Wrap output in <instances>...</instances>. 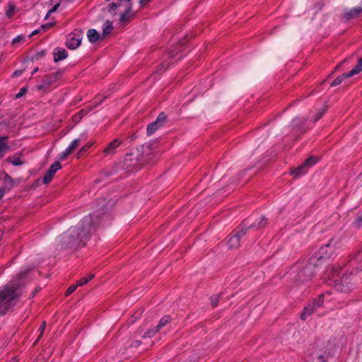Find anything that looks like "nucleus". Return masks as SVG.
<instances>
[{
  "instance_id": "7",
  "label": "nucleus",
  "mask_w": 362,
  "mask_h": 362,
  "mask_svg": "<svg viewBox=\"0 0 362 362\" xmlns=\"http://www.w3.org/2000/svg\"><path fill=\"white\" fill-rule=\"evenodd\" d=\"M334 240L332 239L329 241L328 243L322 246L318 252L313 255L311 257H315L317 259V263L320 264V267H321L325 259L329 257L334 250L335 245L333 244Z\"/></svg>"
},
{
  "instance_id": "8",
  "label": "nucleus",
  "mask_w": 362,
  "mask_h": 362,
  "mask_svg": "<svg viewBox=\"0 0 362 362\" xmlns=\"http://www.w3.org/2000/svg\"><path fill=\"white\" fill-rule=\"evenodd\" d=\"M317 158L315 156H310L303 162L302 165L292 170L291 174L296 177L304 175L307 173L308 168L317 163Z\"/></svg>"
},
{
  "instance_id": "4",
  "label": "nucleus",
  "mask_w": 362,
  "mask_h": 362,
  "mask_svg": "<svg viewBox=\"0 0 362 362\" xmlns=\"http://www.w3.org/2000/svg\"><path fill=\"white\" fill-rule=\"evenodd\" d=\"M336 288L341 291L347 293L354 290L358 283V278L356 272L354 274L352 272L344 273L341 277L334 280Z\"/></svg>"
},
{
  "instance_id": "46",
  "label": "nucleus",
  "mask_w": 362,
  "mask_h": 362,
  "mask_svg": "<svg viewBox=\"0 0 362 362\" xmlns=\"http://www.w3.org/2000/svg\"><path fill=\"white\" fill-rule=\"evenodd\" d=\"M86 113L87 112L86 110H81L78 114L75 115V117L78 116L79 119H81L83 116L86 115Z\"/></svg>"
},
{
  "instance_id": "55",
  "label": "nucleus",
  "mask_w": 362,
  "mask_h": 362,
  "mask_svg": "<svg viewBox=\"0 0 362 362\" xmlns=\"http://www.w3.org/2000/svg\"><path fill=\"white\" fill-rule=\"evenodd\" d=\"M65 151L66 152V153H68V155L71 154L73 151L71 150L69 147L65 150Z\"/></svg>"
},
{
  "instance_id": "3",
  "label": "nucleus",
  "mask_w": 362,
  "mask_h": 362,
  "mask_svg": "<svg viewBox=\"0 0 362 362\" xmlns=\"http://www.w3.org/2000/svg\"><path fill=\"white\" fill-rule=\"evenodd\" d=\"M21 294L19 281H11L0 288V315L6 312L14 305L15 299Z\"/></svg>"
},
{
  "instance_id": "5",
  "label": "nucleus",
  "mask_w": 362,
  "mask_h": 362,
  "mask_svg": "<svg viewBox=\"0 0 362 362\" xmlns=\"http://www.w3.org/2000/svg\"><path fill=\"white\" fill-rule=\"evenodd\" d=\"M145 163L146 161L141 154L127 153L123 160V168L128 171H132L141 168Z\"/></svg>"
},
{
  "instance_id": "11",
  "label": "nucleus",
  "mask_w": 362,
  "mask_h": 362,
  "mask_svg": "<svg viewBox=\"0 0 362 362\" xmlns=\"http://www.w3.org/2000/svg\"><path fill=\"white\" fill-rule=\"evenodd\" d=\"M119 146H126L125 141H122L119 139H115L112 140L107 147L103 150V153L106 156L114 155L116 153L117 148Z\"/></svg>"
},
{
  "instance_id": "10",
  "label": "nucleus",
  "mask_w": 362,
  "mask_h": 362,
  "mask_svg": "<svg viewBox=\"0 0 362 362\" xmlns=\"http://www.w3.org/2000/svg\"><path fill=\"white\" fill-rule=\"evenodd\" d=\"M82 40V33L81 31H78L77 33H71L69 35V38L67 39L66 42V46L67 48L71 49H75L81 43Z\"/></svg>"
},
{
  "instance_id": "13",
  "label": "nucleus",
  "mask_w": 362,
  "mask_h": 362,
  "mask_svg": "<svg viewBox=\"0 0 362 362\" xmlns=\"http://www.w3.org/2000/svg\"><path fill=\"white\" fill-rule=\"evenodd\" d=\"M325 352L322 351H315L310 353L307 358L306 362H327Z\"/></svg>"
},
{
  "instance_id": "25",
  "label": "nucleus",
  "mask_w": 362,
  "mask_h": 362,
  "mask_svg": "<svg viewBox=\"0 0 362 362\" xmlns=\"http://www.w3.org/2000/svg\"><path fill=\"white\" fill-rule=\"evenodd\" d=\"M348 74H349V72L343 74L342 75L337 77L336 78H334L332 81V82L331 83L330 86H337L339 85L342 82L344 78H349V77L352 76H348Z\"/></svg>"
},
{
  "instance_id": "33",
  "label": "nucleus",
  "mask_w": 362,
  "mask_h": 362,
  "mask_svg": "<svg viewBox=\"0 0 362 362\" xmlns=\"http://www.w3.org/2000/svg\"><path fill=\"white\" fill-rule=\"evenodd\" d=\"M93 143L91 142H88V144H86L85 146H83L81 149L80 151H78V157L85 153L92 146H93Z\"/></svg>"
},
{
  "instance_id": "61",
  "label": "nucleus",
  "mask_w": 362,
  "mask_h": 362,
  "mask_svg": "<svg viewBox=\"0 0 362 362\" xmlns=\"http://www.w3.org/2000/svg\"><path fill=\"white\" fill-rule=\"evenodd\" d=\"M74 118H75V119H79L78 116L76 117H74Z\"/></svg>"
},
{
  "instance_id": "26",
  "label": "nucleus",
  "mask_w": 362,
  "mask_h": 362,
  "mask_svg": "<svg viewBox=\"0 0 362 362\" xmlns=\"http://www.w3.org/2000/svg\"><path fill=\"white\" fill-rule=\"evenodd\" d=\"M159 331L160 330L156 326L154 328L149 329L148 331H146L144 334L143 338H151Z\"/></svg>"
},
{
  "instance_id": "28",
  "label": "nucleus",
  "mask_w": 362,
  "mask_h": 362,
  "mask_svg": "<svg viewBox=\"0 0 362 362\" xmlns=\"http://www.w3.org/2000/svg\"><path fill=\"white\" fill-rule=\"evenodd\" d=\"M94 274H89L88 276L81 278L76 284L78 286H82L88 283L93 278Z\"/></svg>"
},
{
  "instance_id": "52",
  "label": "nucleus",
  "mask_w": 362,
  "mask_h": 362,
  "mask_svg": "<svg viewBox=\"0 0 362 362\" xmlns=\"http://www.w3.org/2000/svg\"><path fill=\"white\" fill-rule=\"evenodd\" d=\"M40 289H41L40 287L35 288V291H33V293H32V297H33L37 292H39L40 291Z\"/></svg>"
},
{
  "instance_id": "20",
  "label": "nucleus",
  "mask_w": 362,
  "mask_h": 362,
  "mask_svg": "<svg viewBox=\"0 0 362 362\" xmlns=\"http://www.w3.org/2000/svg\"><path fill=\"white\" fill-rule=\"evenodd\" d=\"M8 136H0V157L2 158L4 156V152L9 149V146L6 143Z\"/></svg>"
},
{
  "instance_id": "59",
  "label": "nucleus",
  "mask_w": 362,
  "mask_h": 362,
  "mask_svg": "<svg viewBox=\"0 0 362 362\" xmlns=\"http://www.w3.org/2000/svg\"><path fill=\"white\" fill-rule=\"evenodd\" d=\"M100 104V103H96V104L94 105V107H96L97 105H98Z\"/></svg>"
},
{
  "instance_id": "62",
  "label": "nucleus",
  "mask_w": 362,
  "mask_h": 362,
  "mask_svg": "<svg viewBox=\"0 0 362 362\" xmlns=\"http://www.w3.org/2000/svg\"><path fill=\"white\" fill-rule=\"evenodd\" d=\"M126 1L129 2V4L131 3V0H126Z\"/></svg>"
},
{
  "instance_id": "39",
  "label": "nucleus",
  "mask_w": 362,
  "mask_h": 362,
  "mask_svg": "<svg viewBox=\"0 0 362 362\" xmlns=\"http://www.w3.org/2000/svg\"><path fill=\"white\" fill-rule=\"evenodd\" d=\"M45 54H46V52L45 50L38 52L34 55V57H33V59L39 60L41 58H42L43 57H45Z\"/></svg>"
},
{
  "instance_id": "14",
  "label": "nucleus",
  "mask_w": 362,
  "mask_h": 362,
  "mask_svg": "<svg viewBox=\"0 0 362 362\" xmlns=\"http://www.w3.org/2000/svg\"><path fill=\"white\" fill-rule=\"evenodd\" d=\"M244 221L246 223V228H247V230L248 229H256V230L263 229L269 223L268 219L264 216H262L257 223H254L248 224V223H249L248 221L245 220Z\"/></svg>"
},
{
  "instance_id": "54",
  "label": "nucleus",
  "mask_w": 362,
  "mask_h": 362,
  "mask_svg": "<svg viewBox=\"0 0 362 362\" xmlns=\"http://www.w3.org/2000/svg\"><path fill=\"white\" fill-rule=\"evenodd\" d=\"M5 192L4 189L0 187V199L2 198Z\"/></svg>"
},
{
  "instance_id": "6",
  "label": "nucleus",
  "mask_w": 362,
  "mask_h": 362,
  "mask_svg": "<svg viewBox=\"0 0 362 362\" xmlns=\"http://www.w3.org/2000/svg\"><path fill=\"white\" fill-rule=\"evenodd\" d=\"M247 233V228L245 221L240 226L234 230L228 238V245L230 248H237L240 246V242L244 235Z\"/></svg>"
},
{
  "instance_id": "38",
  "label": "nucleus",
  "mask_w": 362,
  "mask_h": 362,
  "mask_svg": "<svg viewBox=\"0 0 362 362\" xmlns=\"http://www.w3.org/2000/svg\"><path fill=\"white\" fill-rule=\"evenodd\" d=\"M78 287V285H71L70 286L68 289L66 290V293H65V296H68L69 295H71L72 293H74L76 288Z\"/></svg>"
},
{
  "instance_id": "37",
  "label": "nucleus",
  "mask_w": 362,
  "mask_h": 362,
  "mask_svg": "<svg viewBox=\"0 0 362 362\" xmlns=\"http://www.w3.org/2000/svg\"><path fill=\"white\" fill-rule=\"evenodd\" d=\"M326 110H327L326 107L320 109L319 110L318 113L315 115L314 122L318 121L322 117V115L325 113Z\"/></svg>"
},
{
  "instance_id": "40",
  "label": "nucleus",
  "mask_w": 362,
  "mask_h": 362,
  "mask_svg": "<svg viewBox=\"0 0 362 362\" xmlns=\"http://www.w3.org/2000/svg\"><path fill=\"white\" fill-rule=\"evenodd\" d=\"M59 5H60V4L58 3L56 5H54L51 9H49L48 11L45 19H47L49 15H51L52 13L55 12L57 10V8H59Z\"/></svg>"
},
{
  "instance_id": "17",
  "label": "nucleus",
  "mask_w": 362,
  "mask_h": 362,
  "mask_svg": "<svg viewBox=\"0 0 362 362\" xmlns=\"http://www.w3.org/2000/svg\"><path fill=\"white\" fill-rule=\"evenodd\" d=\"M54 61L58 62L61 60L65 59L68 57V52L64 48L57 47L54 52Z\"/></svg>"
},
{
  "instance_id": "35",
  "label": "nucleus",
  "mask_w": 362,
  "mask_h": 362,
  "mask_svg": "<svg viewBox=\"0 0 362 362\" xmlns=\"http://www.w3.org/2000/svg\"><path fill=\"white\" fill-rule=\"evenodd\" d=\"M142 312L135 313L127 321L128 324L132 325L134 323L136 320L141 315Z\"/></svg>"
},
{
  "instance_id": "50",
  "label": "nucleus",
  "mask_w": 362,
  "mask_h": 362,
  "mask_svg": "<svg viewBox=\"0 0 362 362\" xmlns=\"http://www.w3.org/2000/svg\"><path fill=\"white\" fill-rule=\"evenodd\" d=\"M356 221L358 222V226H360L361 224V223H362V212L358 214L357 218H356Z\"/></svg>"
},
{
  "instance_id": "53",
  "label": "nucleus",
  "mask_w": 362,
  "mask_h": 362,
  "mask_svg": "<svg viewBox=\"0 0 362 362\" xmlns=\"http://www.w3.org/2000/svg\"><path fill=\"white\" fill-rule=\"evenodd\" d=\"M40 32L39 30H35L30 35H29V37H31L33 35H35L37 34H38Z\"/></svg>"
},
{
  "instance_id": "30",
  "label": "nucleus",
  "mask_w": 362,
  "mask_h": 362,
  "mask_svg": "<svg viewBox=\"0 0 362 362\" xmlns=\"http://www.w3.org/2000/svg\"><path fill=\"white\" fill-rule=\"evenodd\" d=\"M324 294H320L317 298L314 299L312 302L317 307L320 308L323 305L324 303Z\"/></svg>"
},
{
  "instance_id": "48",
  "label": "nucleus",
  "mask_w": 362,
  "mask_h": 362,
  "mask_svg": "<svg viewBox=\"0 0 362 362\" xmlns=\"http://www.w3.org/2000/svg\"><path fill=\"white\" fill-rule=\"evenodd\" d=\"M23 70H16L13 73L12 77H18L21 76L23 74Z\"/></svg>"
},
{
  "instance_id": "58",
  "label": "nucleus",
  "mask_w": 362,
  "mask_h": 362,
  "mask_svg": "<svg viewBox=\"0 0 362 362\" xmlns=\"http://www.w3.org/2000/svg\"><path fill=\"white\" fill-rule=\"evenodd\" d=\"M116 4H117V8H118V7H119V6H120V4H121V2H120V1H119V2L116 3Z\"/></svg>"
},
{
  "instance_id": "29",
  "label": "nucleus",
  "mask_w": 362,
  "mask_h": 362,
  "mask_svg": "<svg viewBox=\"0 0 362 362\" xmlns=\"http://www.w3.org/2000/svg\"><path fill=\"white\" fill-rule=\"evenodd\" d=\"M45 327H46V322L44 321L40 327H39L38 329V332H40V334L38 336V337L37 338V339L35 340V343H34V345L35 344H37L38 343V341L40 340L41 337H42L43 334H44V332H45Z\"/></svg>"
},
{
  "instance_id": "21",
  "label": "nucleus",
  "mask_w": 362,
  "mask_h": 362,
  "mask_svg": "<svg viewBox=\"0 0 362 362\" xmlns=\"http://www.w3.org/2000/svg\"><path fill=\"white\" fill-rule=\"evenodd\" d=\"M132 11V4H129L128 7L124 11V12L120 16L119 21L122 23H127L129 21V16H130Z\"/></svg>"
},
{
  "instance_id": "49",
  "label": "nucleus",
  "mask_w": 362,
  "mask_h": 362,
  "mask_svg": "<svg viewBox=\"0 0 362 362\" xmlns=\"http://www.w3.org/2000/svg\"><path fill=\"white\" fill-rule=\"evenodd\" d=\"M53 25H54L53 23H49L42 25V29H49V28H52Z\"/></svg>"
},
{
  "instance_id": "45",
  "label": "nucleus",
  "mask_w": 362,
  "mask_h": 362,
  "mask_svg": "<svg viewBox=\"0 0 362 362\" xmlns=\"http://www.w3.org/2000/svg\"><path fill=\"white\" fill-rule=\"evenodd\" d=\"M109 11H115L117 8L116 3L112 2L109 4Z\"/></svg>"
},
{
  "instance_id": "27",
  "label": "nucleus",
  "mask_w": 362,
  "mask_h": 362,
  "mask_svg": "<svg viewBox=\"0 0 362 362\" xmlns=\"http://www.w3.org/2000/svg\"><path fill=\"white\" fill-rule=\"evenodd\" d=\"M186 42H187V40H186V39H185H185H183V40H180V41L179 42L178 45H177V47H176L174 49H172V50L170 52V53H169V55H170V56H169V57H170V58H173V57H175L176 56L175 50H177V52H178V51H179V50H178V48H179L180 47L183 46Z\"/></svg>"
},
{
  "instance_id": "18",
  "label": "nucleus",
  "mask_w": 362,
  "mask_h": 362,
  "mask_svg": "<svg viewBox=\"0 0 362 362\" xmlns=\"http://www.w3.org/2000/svg\"><path fill=\"white\" fill-rule=\"evenodd\" d=\"M318 308L311 302L304 308L303 313L300 314V318L305 320L308 315H312Z\"/></svg>"
},
{
  "instance_id": "15",
  "label": "nucleus",
  "mask_w": 362,
  "mask_h": 362,
  "mask_svg": "<svg viewBox=\"0 0 362 362\" xmlns=\"http://www.w3.org/2000/svg\"><path fill=\"white\" fill-rule=\"evenodd\" d=\"M362 13V6L355 7L344 12L343 14V19L348 21L358 17Z\"/></svg>"
},
{
  "instance_id": "16",
  "label": "nucleus",
  "mask_w": 362,
  "mask_h": 362,
  "mask_svg": "<svg viewBox=\"0 0 362 362\" xmlns=\"http://www.w3.org/2000/svg\"><path fill=\"white\" fill-rule=\"evenodd\" d=\"M58 75V73H55L51 75L46 76L42 81V83L38 86V90H44L45 89H47L49 86L57 81V76Z\"/></svg>"
},
{
  "instance_id": "60",
  "label": "nucleus",
  "mask_w": 362,
  "mask_h": 362,
  "mask_svg": "<svg viewBox=\"0 0 362 362\" xmlns=\"http://www.w3.org/2000/svg\"><path fill=\"white\" fill-rule=\"evenodd\" d=\"M6 177L9 179V180H11V177H9L8 175H6Z\"/></svg>"
},
{
  "instance_id": "43",
  "label": "nucleus",
  "mask_w": 362,
  "mask_h": 362,
  "mask_svg": "<svg viewBox=\"0 0 362 362\" xmlns=\"http://www.w3.org/2000/svg\"><path fill=\"white\" fill-rule=\"evenodd\" d=\"M27 92V88L25 87H23L20 89V91L19 93H18L16 95V98H20L21 97H22L23 95H24L25 94V93Z\"/></svg>"
},
{
  "instance_id": "44",
  "label": "nucleus",
  "mask_w": 362,
  "mask_h": 362,
  "mask_svg": "<svg viewBox=\"0 0 362 362\" xmlns=\"http://www.w3.org/2000/svg\"><path fill=\"white\" fill-rule=\"evenodd\" d=\"M136 138H137V135L135 133H134V134H131L130 136H129L128 137H127L125 139H123L122 141H125V144H127V141L131 142V141H134Z\"/></svg>"
},
{
  "instance_id": "24",
  "label": "nucleus",
  "mask_w": 362,
  "mask_h": 362,
  "mask_svg": "<svg viewBox=\"0 0 362 362\" xmlns=\"http://www.w3.org/2000/svg\"><path fill=\"white\" fill-rule=\"evenodd\" d=\"M362 71V57L359 59L358 64L354 67L352 70L349 71L348 76H354Z\"/></svg>"
},
{
  "instance_id": "12",
  "label": "nucleus",
  "mask_w": 362,
  "mask_h": 362,
  "mask_svg": "<svg viewBox=\"0 0 362 362\" xmlns=\"http://www.w3.org/2000/svg\"><path fill=\"white\" fill-rule=\"evenodd\" d=\"M62 165L59 161H55L47 170V173H45L42 182L44 184H47L50 182V181L52 180L54 174L57 173V171L59 169H61Z\"/></svg>"
},
{
  "instance_id": "9",
  "label": "nucleus",
  "mask_w": 362,
  "mask_h": 362,
  "mask_svg": "<svg viewBox=\"0 0 362 362\" xmlns=\"http://www.w3.org/2000/svg\"><path fill=\"white\" fill-rule=\"evenodd\" d=\"M167 121V115L164 112H160L156 121L150 123L146 129L148 135H151L159 128L162 127Z\"/></svg>"
},
{
  "instance_id": "32",
  "label": "nucleus",
  "mask_w": 362,
  "mask_h": 362,
  "mask_svg": "<svg viewBox=\"0 0 362 362\" xmlns=\"http://www.w3.org/2000/svg\"><path fill=\"white\" fill-rule=\"evenodd\" d=\"M16 6L13 3H9L8 9L6 11V15L8 18H11L14 14Z\"/></svg>"
},
{
  "instance_id": "56",
  "label": "nucleus",
  "mask_w": 362,
  "mask_h": 362,
  "mask_svg": "<svg viewBox=\"0 0 362 362\" xmlns=\"http://www.w3.org/2000/svg\"><path fill=\"white\" fill-rule=\"evenodd\" d=\"M38 71V68L35 67L32 71V75H34Z\"/></svg>"
},
{
  "instance_id": "31",
  "label": "nucleus",
  "mask_w": 362,
  "mask_h": 362,
  "mask_svg": "<svg viewBox=\"0 0 362 362\" xmlns=\"http://www.w3.org/2000/svg\"><path fill=\"white\" fill-rule=\"evenodd\" d=\"M7 160L9 163H11L15 166L21 165L23 164V161L21 160L19 156L14 157L13 159H12L11 158H8Z\"/></svg>"
},
{
  "instance_id": "34",
  "label": "nucleus",
  "mask_w": 362,
  "mask_h": 362,
  "mask_svg": "<svg viewBox=\"0 0 362 362\" xmlns=\"http://www.w3.org/2000/svg\"><path fill=\"white\" fill-rule=\"evenodd\" d=\"M211 300V305L214 308V307H216L218 302H219V300H220V295H214V296H212L210 298Z\"/></svg>"
},
{
  "instance_id": "22",
  "label": "nucleus",
  "mask_w": 362,
  "mask_h": 362,
  "mask_svg": "<svg viewBox=\"0 0 362 362\" xmlns=\"http://www.w3.org/2000/svg\"><path fill=\"white\" fill-rule=\"evenodd\" d=\"M112 28V22L109 20L106 21L103 30L102 38H105L107 35H108L111 33Z\"/></svg>"
},
{
  "instance_id": "1",
  "label": "nucleus",
  "mask_w": 362,
  "mask_h": 362,
  "mask_svg": "<svg viewBox=\"0 0 362 362\" xmlns=\"http://www.w3.org/2000/svg\"><path fill=\"white\" fill-rule=\"evenodd\" d=\"M108 217V215L99 211L85 216L77 226L71 227L62 235V246L73 250L84 247L90 236Z\"/></svg>"
},
{
  "instance_id": "23",
  "label": "nucleus",
  "mask_w": 362,
  "mask_h": 362,
  "mask_svg": "<svg viewBox=\"0 0 362 362\" xmlns=\"http://www.w3.org/2000/svg\"><path fill=\"white\" fill-rule=\"evenodd\" d=\"M172 317L170 315H164L159 321L157 328L160 330L163 327L171 322Z\"/></svg>"
},
{
  "instance_id": "51",
  "label": "nucleus",
  "mask_w": 362,
  "mask_h": 362,
  "mask_svg": "<svg viewBox=\"0 0 362 362\" xmlns=\"http://www.w3.org/2000/svg\"><path fill=\"white\" fill-rule=\"evenodd\" d=\"M141 344V341L136 340L132 342L131 346L133 347H138Z\"/></svg>"
},
{
  "instance_id": "19",
  "label": "nucleus",
  "mask_w": 362,
  "mask_h": 362,
  "mask_svg": "<svg viewBox=\"0 0 362 362\" xmlns=\"http://www.w3.org/2000/svg\"><path fill=\"white\" fill-rule=\"evenodd\" d=\"M87 37L91 43H95L96 42L104 39L102 38V35H100V33L95 29L88 30L87 33Z\"/></svg>"
},
{
  "instance_id": "57",
  "label": "nucleus",
  "mask_w": 362,
  "mask_h": 362,
  "mask_svg": "<svg viewBox=\"0 0 362 362\" xmlns=\"http://www.w3.org/2000/svg\"><path fill=\"white\" fill-rule=\"evenodd\" d=\"M149 1V0H140L139 3H140L141 4H144V3H145V2H147V1Z\"/></svg>"
},
{
  "instance_id": "47",
  "label": "nucleus",
  "mask_w": 362,
  "mask_h": 362,
  "mask_svg": "<svg viewBox=\"0 0 362 362\" xmlns=\"http://www.w3.org/2000/svg\"><path fill=\"white\" fill-rule=\"evenodd\" d=\"M68 156V153H66V152L64 151V152L59 154V158L61 160H64L67 158Z\"/></svg>"
},
{
  "instance_id": "41",
  "label": "nucleus",
  "mask_w": 362,
  "mask_h": 362,
  "mask_svg": "<svg viewBox=\"0 0 362 362\" xmlns=\"http://www.w3.org/2000/svg\"><path fill=\"white\" fill-rule=\"evenodd\" d=\"M170 63H171V61L168 62V63H165V62L161 63L158 66V71H164L165 70H166L168 68Z\"/></svg>"
},
{
  "instance_id": "42",
  "label": "nucleus",
  "mask_w": 362,
  "mask_h": 362,
  "mask_svg": "<svg viewBox=\"0 0 362 362\" xmlns=\"http://www.w3.org/2000/svg\"><path fill=\"white\" fill-rule=\"evenodd\" d=\"M25 39L24 36L23 35H18L17 37H16L13 40H12V44L13 45H16L17 43H19L22 41H23Z\"/></svg>"
},
{
  "instance_id": "2",
  "label": "nucleus",
  "mask_w": 362,
  "mask_h": 362,
  "mask_svg": "<svg viewBox=\"0 0 362 362\" xmlns=\"http://www.w3.org/2000/svg\"><path fill=\"white\" fill-rule=\"evenodd\" d=\"M295 267L297 274L294 280L297 285H300L309 282L320 267L317 259L310 257L308 260L298 262Z\"/></svg>"
},
{
  "instance_id": "36",
  "label": "nucleus",
  "mask_w": 362,
  "mask_h": 362,
  "mask_svg": "<svg viewBox=\"0 0 362 362\" xmlns=\"http://www.w3.org/2000/svg\"><path fill=\"white\" fill-rule=\"evenodd\" d=\"M80 142L79 139H76L72 141L71 144L68 146L73 151L78 146Z\"/></svg>"
}]
</instances>
